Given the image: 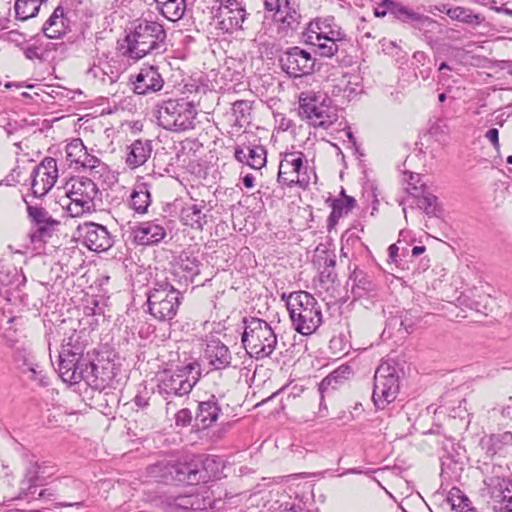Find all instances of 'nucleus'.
Masks as SVG:
<instances>
[{"instance_id":"f257e3e1","label":"nucleus","mask_w":512,"mask_h":512,"mask_svg":"<svg viewBox=\"0 0 512 512\" xmlns=\"http://www.w3.org/2000/svg\"><path fill=\"white\" fill-rule=\"evenodd\" d=\"M86 344L81 332L72 330L62 341L59 351V375L64 382L77 384L84 381L95 390L105 387V380L99 376V368L89 353L84 354Z\"/></svg>"},{"instance_id":"f03ea898","label":"nucleus","mask_w":512,"mask_h":512,"mask_svg":"<svg viewBox=\"0 0 512 512\" xmlns=\"http://www.w3.org/2000/svg\"><path fill=\"white\" fill-rule=\"evenodd\" d=\"M167 34L162 24L146 19L132 24L125 37L127 43L125 55L139 60L146 55H159L167 50Z\"/></svg>"},{"instance_id":"7ed1b4c3","label":"nucleus","mask_w":512,"mask_h":512,"mask_svg":"<svg viewBox=\"0 0 512 512\" xmlns=\"http://www.w3.org/2000/svg\"><path fill=\"white\" fill-rule=\"evenodd\" d=\"M281 298L286 301L292 327L299 334L308 336L320 327L321 305L311 293L301 290L292 292L287 297L283 294Z\"/></svg>"},{"instance_id":"20e7f679","label":"nucleus","mask_w":512,"mask_h":512,"mask_svg":"<svg viewBox=\"0 0 512 512\" xmlns=\"http://www.w3.org/2000/svg\"><path fill=\"white\" fill-rule=\"evenodd\" d=\"M241 342L250 357L262 360L272 355L278 339L267 321L256 317H245Z\"/></svg>"},{"instance_id":"39448f33","label":"nucleus","mask_w":512,"mask_h":512,"mask_svg":"<svg viewBox=\"0 0 512 512\" xmlns=\"http://www.w3.org/2000/svg\"><path fill=\"white\" fill-rule=\"evenodd\" d=\"M201 378V367L197 361L164 370L157 376V391L165 400L188 395Z\"/></svg>"},{"instance_id":"423d86ee","label":"nucleus","mask_w":512,"mask_h":512,"mask_svg":"<svg viewBox=\"0 0 512 512\" xmlns=\"http://www.w3.org/2000/svg\"><path fill=\"white\" fill-rule=\"evenodd\" d=\"M197 109L185 98L162 100L156 105L158 124L165 130L180 133L195 128Z\"/></svg>"},{"instance_id":"0eeeda50","label":"nucleus","mask_w":512,"mask_h":512,"mask_svg":"<svg viewBox=\"0 0 512 512\" xmlns=\"http://www.w3.org/2000/svg\"><path fill=\"white\" fill-rule=\"evenodd\" d=\"M147 312L160 322H170L182 303L181 290L169 282L154 280L146 292Z\"/></svg>"},{"instance_id":"6e6552de","label":"nucleus","mask_w":512,"mask_h":512,"mask_svg":"<svg viewBox=\"0 0 512 512\" xmlns=\"http://www.w3.org/2000/svg\"><path fill=\"white\" fill-rule=\"evenodd\" d=\"M303 35L307 43L317 47L322 57L334 56L347 42L346 34L336 25L334 17L310 21Z\"/></svg>"},{"instance_id":"1a4fd4ad","label":"nucleus","mask_w":512,"mask_h":512,"mask_svg":"<svg viewBox=\"0 0 512 512\" xmlns=\"http://www.w3.org/2000/svg\"><path fill=\"white\" fill-rule=\"evenodd\" d=\"M69 199L66 211L71 217H81L96 211V200L101 201L97 184L88 177L71 178L65 185Z\"/></svg>"},{"instance_id":"9d476101","label":"nucleus","mask_w":512,"mask_h":512,"mask_svg":"<svg viewBox=\"0 0 512 512\" xmlns=\"http://www.w3.org/2000/svg\"><path fill=\"white\" fill-rule=\"evenodd\" d=\"M330 103L331 100L326 95L313 91L301 92L299 95V116L314 127L327 129L338 118L336 110Z\"/></svg>"},{"instance_id":"9b49d317","label":"nucleus","mask_w":512,"mask_h":512,"mask_svg":"<svg viewBox=\"0 0 512 512\" xmlns=\"http://www.w3.org/2000/svg\"><path fill=\"white\" fill-rule=\"evenodd\" d=\"M218 463L211 456H196L187 462H174L172 483L197 485L217 478Z\"/></svg>"},{"instance_id":"f8f14e48","label":"nucleus","mask_w":512,"mask_h":512,"mask_svg":"<svg viewBox=\"0 0 512 512\" xmlns=\"http://www.w3.org/2000/svg\"><path fill=\"white\" fill-rule=\"evenodd\" d=\"M263 6L281 37L292 36L301 28L304 17L298 0H263Z\"/></svg>"},{"instance_id":"ddd939ff","label":"nucleus","mask_w":512,"mask_h":512,"mask_svg":"<svg viewBox=\"0 0 512 512\" xmlns=\"http://www.w3.org/2000/svg\"><path fill=\"white\" fill-rule=\"evenodd\" d=\"M399 392V376L394 365L383 362L374 374L372 400L378 409L393 402Z\"/></svg>"},{"instance_id":"4468645a","label":"nucleus","mask_w":512,"mask_h":512,"mask_svg":"<svg viewBox=\"0 0 512 512\" xmlns=\"http://www.w3.org/2000/svg\"><path fill=\"white\" fill-rule=\"evenodd\" d=\"M305 155L300 151L285 153L279 166L277 181L281 185H295L306 189L310 183L307 167L304 166Z\"/></svg>"},{"instance_id":"2eb2a0df","label":"nucleus","mask_w":512,"mask_h":512,"mask_svg":"<svg viewBox=\"0 0 512 512\" xmlns=\"http://www.w3.org/2000/svg\"><path fill=\"white\" fill-rule=\"evenodd\" d=\"M281 69L291 78H299L314 72L316 59L308 51L290 47L279 56Z\"/></svg>"},{"instance_id":"dca6fc26","label":"nucleus","mask_w":512,"mask_h":512,"mask_svg":"<svg viewBox=\"0 0 512 512\" xmlns=\"http://www.w3.org/2000/svg\"><path fill=\"white\" fill-rule=\"evenodd\" d=\"M27 207L28 218L32 223L29 234L32 243H46L56 231L60 222L54 219L49 212L40 206L30 205L24 200Z\"/></svg>"},{"instance_id":"f3484780","label":"nucleus","mask_w":512,"mask_h":512,"mask_svg":"<svg viewBox=\"0 0 512 512\" xmlns=\"http://www.w3.org/2000/svg\"><path fill=\"white\" fill-rule=\"evenodd\" d=\"M79 238L91 251L104 252L114 244V238L107 227L95 222H84L77 227Z\"/></svg>"},{"instance_id":"a211bd4d","label":"nucleus","mask_w":512,"mask_h":512,"mask_svg":"<svg viewBox=\"0 0 512 512\" xmlns=\"http://www.w3.org/2000/svg\"><path fill=\"white\" fill-rule=\"evenodd\" d=\"M58 178L57 162L47 157L35 166L31 173V190L35 197L46 195L55 185Z\"/></svg>"},{"instance_id":"6ab92c4d","label":"nucleus","mask_w":512,"mask_h":512,"mask_svg":"<svg viewBox=\"0 0 512 512\" xmlns=\"http://www.w3.org/2000/svg\"><path fill=\"white\" fill-rule=\"evenodd\" d=\"M133 91L138 95H148L160 91L164 86V79L158 67L143 66L135 76H131Z\"/></svg>"},{"instance_id":"aec40b11","label":"nucleus","mask_w":512,"mask_h":512,"mask_svg":"<svg viewBox=\"0 0 512 512\" xmlns=\"http://www.w3.org/2000/svg\"><path fill=\"white\" fill-rule=\"evenodd\" d=\"M166 234L165 227L158 220L144 221L131 228L133 241L142 246L157 245Z\"/></svg>"},{"instance_id":"412c9836","label":"nucleus","mask_w":512,"mask_h":512,"mask_svg":"<svg viewBox=\"0 0 512 512\" xmlns=\"http://www.w3.org/2000/svg\"><path fill=\"white\" fill-rule=\"evenodd\" d=\"M204 200L186 202L179 214L180 222L194 230H202L208 222V212Z\"/></svg>"},{"instance_id":"4be33fe9","label":"nucleus","mask_w":512,"mask_h":512,"mask_svg":"<svg viewBox=\"0 0 512 512\" xmlns=\"http://www.w3.org/2000/svg\"><path fill=\"white\" fill-rule=\"evenodd\" d=\"M234 157L238 162L259 170L266 165L267 151L262 145L243 143L234 148Z\"/></svg>"},{"instance_id":"5701e85b","label":"nucleus","mask_w":512,"mask_h":512,"mask_svg":"<svg viewBox=\"0 0 512 512\" xmlns=\"http://www.w3.org/2000/svg\"><path fill=\"white\" fill-rule=\"evenodd\" d=\"M204 357L215 370L226 369L232 363L229 348L218 339H212L206 344Z\"/></svg>"},{"instance_id":"b1692460","label":"nucleus","mask_w":512,"mask_h":512,"mask_svg":"<svg viewBox=\"0 0 512 512\" xmlns=\"http://www.w3.org/2000/svg\"><path fill=\"white\" fill-rule=\"evenodd\" d=\"M391 16L402 23L412 24L415 28L418 29H422L424 27H432L436 24V21L429 16L420 14L408 6H405L402 3L396 1H393Z\"/></svg>"},{"instance_id":"393cba45","label":"nucleus","mask_w":512,"mask_h":512,"mask_svg":"<svg viewBox=\"0 0 512 512\" xmlns=\"http://www.w3.org/2000/svg\"><path fill=\"white\" fill-rule=\"evenodd\" d=\"M221 407L215 395H211L208 400L201 401L198 404L195 420L202 429L211 427L219 418Z\"/></svg>"},{"instance_id":"a878e982","label":"nucleus","mask_w":512,"mask_h":512,"mask_svg":"<svg viewBox=\"0 0 512 512\" xmlns=\"http://www.w3.org/2000/svg\"><path fill=\"white\" fill-rule=\"evenodd\" d=\"M317 262L322 268L319 273L320 284L328 291L337 280V273L335 271L336 255L334 252L324 250L317 256Z\"/></svg>"},{"instance_id":"bb28decb","label":"nucleus","mask_w":512,"mask_h":512,"mask_svg":"<svg viewBox=\"0 0 512 512\" xmlns=\"http://www.w3.org/2000/svg\"><path fill=\"white\" fill-rule=\"evenodd\" d=\"M39 461L32 456L28 459L24 477L20 483V491L24 496L33 495L36 492L38 486L44 485L42 478L40 477Z\"/></svg>"},{"instance_id":"cd10ccee","label":"nucleus","mask_w":512,"mask_h":512,"mask_svg":"<svg viewBox=\"0 0 512 512\" xmlns=\"http://www.w3.org/2000/svg\"><path fill=\"white\" fill-rule=\"evenodd\" d=\"M152 152L150 140H135L127 147L126 164L132 168H138L146 163Z\"/></svg>"},{"instance_id":"c85d7f7f","label":"nucleus","mask_w":512,"mask_h":512,"mask_svg":"<svg viewBox=\"0 0 512 512\" xmlns=\"http://www.w3.org/2000/svg\"><path fill=\"white\" fill-rule=\"evenodd\" d=\"M349 280L352 281L351 292L355 297L366 296L377 288L373 275L357 267L350 273Z\"/></svg>"},{"instance_id":"c756f323","label":"nucleus","mask_w":512,"mask_h":512,"mask_svg":"<svg viewBox=\"0 0 512 512\" xmlns=\"http://www.w3.org/2000/svg\"><path fill=\"white\" fill-rule=\"evenodd\" d=\"M421 319L418 310H403L398 312L397 315L389 317L387 319V326L391 329L404 330L406 333H411L416 325L420 323Z\"/></svg>"},{"instance_id":"7c9ffc66","label":"nucleus","mask_w":512,"mask_h":512,"mask_svg":"<svg viewBox=\"0 0 512 512\" xmlns=\"http://www.w3.org/2000/svg\"><path fill=\"white\" fill-rule=\"evenodd\" d=\"M151 193L146 182L136 183L130 195V208L138 214H146L151 205Z\"/></svg>"},{"instance_id":"2f4dec72","label":"nucleus","mask_w":512,"mask_h":512,"mask_svg":"<svg viewBox=\"0 0 512 512\" xmlns=\"http://www.w3.org/2000/svg\"><path fill=\"white\" fill-rule=\"evenodd\" d=\"M483 483H492L511 479L510 468L502 461L484 462L480 467Z\"/></svg>"},{"instance_id":"473e14b6","label":"nucleus","mask_w":512,"mask_h":512,"mask_svg":"<svg viewBox=\"0 0 512 512\" xmlns=\"http://www.w3.org/2000/svg\"><path fill=\"white\" fill-rule=\"evenodd\" d=\"M65 15L62 6L55 8L54 12L44 23L42 31L50 39H58L65 34Z\"/></svg>"},{"instance_id":"72a5a7b5","label":"nucleus","mask_w":512,"mask_h":512,"mask_svg":"<svg viewBox=\"0 0 512 512\" xmlns=\"http://www.w3.org/2000/svg\"><path fill=\"white\" fill-rule=\"evenodd\" d=\"M329 201L332 211L328 218V227L331 229L340 218L352 211L356 205V200L352 196H345V198H333Z\"/></svg>"},{"instance_id":"f704fd0d","label":"nucleus","mask_w":512,"mask_h":512,"mask_svg":"<svg viewBox=\"0 0 512 512\" xmlns=\"http://www.w3.org/2000/svg\"><path fill=\"white\" fill-rule=\"evenodd\" d=\"M159 12L169 21L180 20L186 11L185 0H154Z\"/></svg>"},{"instance_id":"c9c22d12","label":"nucleus","mask_w":512,"mask_h":512,"mask_svg":"<svg viewBox=\"0 0 512 512\" xmlns=\"http://www.w3.org/2000/svg\"><path fill=\"white\" fill-rule=\"evenodd\" d=\"M218 18H221L219 24L222 29L226 31L237 30L242 28V23L246 17L245 9H236L233 11H226V8L218 9Z\"/></svg>"},{"instance_id":"e433bc0d","label":"nucleus","mask_w":512,"mask_h":512,"mask_svg":"<svg viewBox=\"0 0 512 512\" xmlns=\"http://www.w3.org/2000/svg\"><path fill=\"white\" fill-rule=\"evenodd\" d=\"M511 484L512 479L492 483H483V486L479 489V497L484 503L491 507L493 501L500 497L502 493H504L503 491L507 490Z\"/></svg>"},{"instance_id":"4c0bfd02","label":"nucleus","mask_w":512,"mask_h":512,"mask_svg":"<svg viewBox=\"0 0 512 512\" xmlns=\"http://www.w3.org/2000/svg\"><path fill=\"white\" fill-rule=\"evenodd\" d=\"M5 344L7 347L12 349L13 360L20 367H26L27 365L31 364V350L29 345H27L25 342L12 339L8 335H5Z\"/></svg>"},{"instance_id":"58836bf2","label":"nucleus","mask_w":512,"mask_h":512,"mask_svg":"<svg viewBox=\"0 0 512 512\" xmlns=\"http://www.w3.org/2000/svg\"><path fill=\"white\" fill-rule=\"evenodd\" d=\"M87 75L98 79L102 83H113L117 80L118 74L114 72L112 66L105 60L98 59L87 70Z\"/></svg>"},{"instance_id":"ea45409f","label":"nucleus","mask_w":512,"mask_h":512,"mask_svg":"<svg viewBox=\"0 0 512 512\" xmlns=\"http://www.w3.org/2000/svg\"><path fill=\"white\" fill-rule=\"evenodd\" d=\"M447 16L452 20L476 26L484 21V17L480 14L474 13L471 9L461 6L449 8V10H447Z\"/></svg>"},{"instance_id":"a19ab883","label":"nucleus","mask_w":512,"mask_h":512,"mask_svg":"<svg viewBox=\"0 0 512 512\" xmlns=\"http://www.w3.org/2000/svg\"><path fill=\"white\" fill-rule=\"evenodd\" d=\"M173 466V461L162 460L148 466L147 473L150 477L156 479L157 481L172 483L173 469H175Z\"/></svg>"},{"instance_id":"79ce46f5","label":"nucleus","mask_w":512,"mask_h":512,"mask_svg":"<svg viewBox=\"0 0 512 512\" xmlns=\"http://www.w3.org/2000/svg\"><path fill=\"white\" fill-rule=\"evenodd\" d=\"M46 0H16L15 12L19 20H27L35 17L41 7V4Z\"/></svg>"},{"instance_id":"37998d69","label":"nucleus","mask_w":512,"mask_h":512,"mask_svg":"<svg viewBox=\"0 0 512 512\" xmlns=\"http://www.w3.org/2000/svg\"><path fill=\"white\" fill-rule=\"evenodd\" d=\"M175 264L177 269L185 273L192 282L200 274L201 262L196 257L189 256L187 253H181Z\"/></svg>"},{"instance_id":"c03bdc74","label":"nucleus","mask_w":512,"mask_h":512,"mask_svg":"<svg viewBox=\"0 0 512 512\" xmlns=\"http://www.w3.org/2000/svg\"><path fill=\"white\" fill-rule=\"evenodd\" d=\"M87 153V148L81 139H73L66 146V159L70 164H75L76 167H79L83 160L87 158Z\"/></svg>"},{"instance_id":"a18cd8bd","label":"nucleus","mask_w":512,"mask_h":512,"mask_svg":"<svg viewBox=\"0 0 512 512\" xmlns=\"http://www.w3.org/2000/svg\"><path fill=\"white\" fill-rule=\"evenodd\" d=\"M351 373V369L347 365H341L334 371H332L329 375H327L320 383L319 390L321 394L329 387L335 389L337 384L341 383L343 380L347 379Z\"/></svg>"},{"instance_id":"49530a36","label":"nucleus","mask_w":512,"mask_h":512,"mask_svg":"<svg viewBox=\"0 0 512 512\" xmlns=\"http://www.w3.org/2000/svg\"><path fill=\"white\" fill-rule=\"evenodd\" d=\"M251 103L247 100H237L232 105V113L235 117L234 125L242 128L250 123Z\"/></svg>"},{"instance_id":"de8ad7c7","label":"nucleus","mask_w":512,"mask_h":512,"mask_svg":"<svg viewBox=\"0 0 512 512\" xmlns=\"http://www.w3.org/2000/svg\"><path fill=\"white\" fill-rule=\"evenodd\" d=\"M156 281H166L169 282L173 287L186 288L189 284L193 283L185 273H183L180 269H177V265L175 263L172 264L171 269L169 271V275L163 279L156 278Z\"/></svg>"},{"instance_id":"09e8293b","label":"nucleus","mask_w":512,"mask_h":512,"mask_svg":"<svg viewBox=\"0 0 512 512\" xmlns=\"http://www.w3.org/2000/svg\"><path fill=\"white\" fill-rule=\"evenodd\" d=\"M418 206L423 209L428 216H437L439 211L437 197L424 191V189L421 191V196L418 199Z\"/></svg>"},{"instance_id":"8fccbe9b","label":"nucleus","mask_w":512,"mask_h":512,"mask_svg":"<svg viewBox=\"0 0 512 512\" xmlns=\"http://www.w3.org/2000/svg\"><path fill=\"white\" fill-rule=\"evenodd\" d=\"M191 494L190 495H178L169 499L168 509L169 512H191Z\"/></svg>"},{"instance_id":"3c124183","label":"nucleus","mask_w":512,"mask_h":512,"mask_svg":"<svg viewBox=\"0 0 512 512\" xmlns=\"http://www.w3.org/2000/svg\"><path fill=\"white\" fill-rule=\"evenodd\" d=\"M191 512H207L214 509V500L210 496L191 494Z\"/></svg>"},{"instance_id":"603ef678","label":"nucleus","mask_w":512,"mask_h":512,"mask_svg":"<svg viewBox=\"0 0 512 512\" xmlns=\"http://www.w3.org/2000/svg\"><path fill=\"white\" fill-rule=\"evenodd\" d=\"M503 492L500 497L493 501L491 507L499 512H512V484Z\"/></svg>"},{"instance_id":"864d4df0","label":"nucleus","mask_w":512,"mask_h":512,"mask_svg":"<svg viewBox=\"0 0 512 512\" xmlns=\"http://www.w3.org/2000/svg\"><path fill=\"white\" fill-rule=\"evenodd\" d=\"M460 490L453 488L450 491L449 500L454 508L458 507L462 512H475L474 508H469L464 511L466 507H468L469 499L464 495H459Z\"/></svg>"},{"instance_id":"5fc2aeb1","label":"nucleus","mask_w":512,"mask_h":512,"mask_svg":"<svg viewBox=\"0 0 512 512\" xmlns=\"http://www.w3.org/2000/svg\"><path fill=\"white\" fill-rule=\"evenodd\" d=\"M458 302L460 305H463V306H465L471 310H475L477 312H481L483 309L486 308V306L482 303L481 298L479 300H477L466 293H462L458 297Z\"/></svg>"},{"instance_id":"6e6d98bb","label":"nucleus","mask_w":512,"mask_h":512,"mask_svg":"<svg viewBox=\"0 0 512 512\" xmlns=\"http://www.w3.org/2000/svg\"><path fill=\"white\" fill-rule=\"evenodd\" d=\"M27 370L31 373L30 379L33 381H37L41 386H47L49 383L48 378L43 375L42 370L38 369L39 366L31 362L30 365H27Z\"/></svg>"},{"instance_id":"4d7b16f0","label":"nucleus","mask_w":512,"mask_h":512,"mask_svg":"<svg viewBox=\"0 0 512 512\" xmlns=\"http://www.w3.org/2000/svg\"><path fill=\"white\" fill-rule=\"evenodd\" d=\"M40 477L45 484L46 480L56 473V466L49 461L39 462Z\"/></svg>"},{"instance_id":"13d9d810","label":"nucleus","mask_w":512,"mask_h":512,"mask_svg":"<svg viewBox=\"0 0 512 512\" xmlns=\"http://www.w3.org/2000/svg\"><path fill=\"white\" fill-rule=\"evenodd\" d=\"M405 175H408L407 182H408V185L410 186V188H408V191L411 194L416 195V193L419 190H421V191L423 190L422 189L424 187L423 184H421L420 187H418V183H420V180H421L419 174L409 172V173H406Z\"/></svg>"},{"instance_id":"bf43d9fd","label":"nucleus","mask_w":512,"mask_h":512,"mask_svg":"<svg viewBox=\"0 0 512 512\" xmlns=\"http://www.w3.org/2000/svg\"><path fill=\"white\" fill-rule=\"evenodd\" d=\"M192 413L189 409H181L175 415V423L177 426L185 427L191 423Z\"/></svg>"},{"instance_id":"052dcab7","label":"nucleus","mask_w":512,"mask_h":512,"mask_svg":"<svg viewBox=\"0 0 512 512\" xmlns=\"http://www.w3.org/2000/svg\"><path fill=\"white\" fill-rule=\"evenodd\" d=\"M393 0H382L380 4L374 9V15L382 18L386 15H391Z\"/></svg>"},{"instance_id":"680f3d73","label":"nucleus","mask_w":512,"mask_h":512,"mask_svg":"<svg viewBox=\"0 0 512 512\" xmlns=\"http://www.w3.org/2000/svg\"><path fill=\"white\" fill-rule=\"evenodd\" d=\"M100 165H103V164L101 163L99 158H97L96 156H94L92 154L87 153V158L85 160H83V162L81 163V165L79 167L94 170L97 167H99Z\"/></svg>"},{"instance_id":"e2e57ef3","label":"nucleus","mask_w":512,"mask_h":512,"mask_svg":"<svg viewBox=\"0 0 512 512\" xmlns=\"http://www.w3.org/2000/svg\"><path fill=\"white\" fill-rule=\"evenodd\" d=\"M24 55L29 60L41 59V54L39 53V48L37 46L31 45L24 49Z\"/></svg>"},{"instance_id":"0e129e2a","label":"nucleus","mask_w":512,"mask_h":512,"mask_svg":"<svg viewBox=\"0 0 512 512\" xmlns=\"http://www.w3.org/2000/svg\"><path fill=\"white\" fill-rule=\"evenodd\" d=\"M486 138L493 144L495 148L499 147V131L496 128H490L486 132Z\"/></svg>"},{"instance_id":"69168bd1","label":"nucleus","mask_w":512,"mask_h":512,"mask_svg":"<svg viewBox=\"0 0 512 512\" xmlns=\"http://www.w3.org/2000/svg\"><path fill=\"white\" fill-rule=\"evenodd\" d=\"M219 8H226V11L244 9L237 0H223Z\"/></svg>"},{"instance_id":"338daca9","label":"nucleus","mask_w":512,"mask_h":512,"mask_svg":"<svg viewBox=\"0 0 512 512\" xmlns=\"http://www.w3.org/2000/svg\"><path fill=\"white\" fill-rule=\"evenodd\" d=\"M398 251H399V247L397 244H391L388 247V262L389 263H397L398 262Z\"/></svg>"},{"instance_id":"774afa93","label":"nucleus","mask_w":512,"mask_h":512,"mask_svg":"<svg viewBox=\"0 0 512 512\" xmlns=\"http://www.w3.org/2000/svg\"><path fill=\"white\" fill-rule=\"evenodd\" d=\"M133 401L139 408H145L149 405L148 398L142 395H136Z\"/></svg>"}]
</instances>
